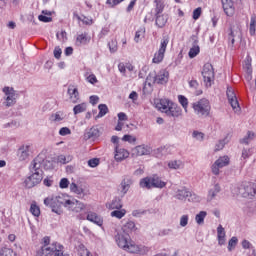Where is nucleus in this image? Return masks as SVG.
Instances as JSON below:
<instances>
[{
	"instance_id": "nucleus-1",
	"label": "nucleus",
	"mask_w": 256,
	"mask_h": 256,
	"mask_svg": "<svg viewBox=\"0 0 256 256\" xmlns=\"http://www.w3.org/2000/svg\"><path fill=\"white\" fill-rule=\"evenodd\" d=\"M30 171L32 175L24 181L27 189H33L35 185H39L43 181V170L41 169V158L39 156L32 161Z\"/></svg>"
},
{
	"instance_id": "nucleus-2",
	"label": "nucleus",
	"mask_w": 256,
	"mask_h": 256,
	"mask_svg": "<svg viewBox=\"0 0 256 256\" xmlns=\"http://www.w3.org/2000/svg\"><path fill=\"white\" fill-rule=\"evenodd\" d=\"M159 109L162 113H165L168 117H181V107L176 106L168 99L160 100Z\"/></svg>"
},
{
	"instance_id": "nucleus-3",
	"label": "nucleus",
	"mask_w": 256,
	"mask_h": 256,
	"mask_svg": "<svg viewBox=\"0 0 256 256\" xmlns=\"http://www.w3.org/2000/svg\"><path fill=\"white\" fill-rule=\"evenodd\" d=\"M192 107L194 109V113L198 115V117H209V113H211V105L209 104V100L205 98L194 102Z\"/></svg>"
},
{
	"instance_id": "nucleus-4",
	"label": "nucleus",
	"mask_w": 256,
	"mask_h": 256,
	"mask_svg": "<svg viewBox=\"0 0 256 256\" xmlns=\"http://www.w3.org/2000/svg\"><path fill=\"white\" fill-rule=\"evenodd\" d=\"M176 199H179V201H186L187 199L192 203H199L201 201V198L197 194L189 191L185 187L177 190Z\"/></svg>"
},
{
	"instance_id": "nucleus-5",
	"label": "nucleus",
	"mask_w": 256,
	"mask_h": 256,
	"mask_svg": "<svg viewBox=\"0 0 256 256\" xmlns=\"http://www.w3.org/2000/svg\"><path fill=\"white\" fill-rule=\"evenodd\" d=\"M202 77L206 87H211L213 80L215 79V72L213 65L206 63L202 69Z\"/></svg>"
},
{
	"instance_id": "nucleus-6",
	"label": "nucleus",
	"mask_w": 256,
	"mask_h": 256,
	"mask_svg": "<svg viewBox=\"0 0 256 256\" xmlns=\"http://www.w3.org/2000/svg\"><path fill=\"white\" fill-rule=\"evenodd\" d=\"M3 93L6 96V107H13L17 103V92L13 87L5 86L3 88Z\"/></svg>"
},
{
	"instance_id": "nucleus-7",
	"label": "nucleus",
	"mask_w": 256,
	"mask_h": 256,
	"mask_svg": "<svg viewBox=\"0 0 256 256\" xmlns=\"http://www.w3.org/2000/svg\"><path fill=\"white\" fill-rule=\"evenodd\" d=\"M229 156H221L219 157L211 166V171L213 175H219V169H223V167H227L230 163Z\"/></svg>"
},
{
	"instance_id": "nucleus-8",
	"label": "nucleus",
	"mask_w": 256,
	"mask_h": 256,
	"mask_svg": "<svg viewBox=\"0 0 256 256\" xmlns=\"http://www.w3.org/2000/svg\"><path fill=\"white\" fill-rule=\"evenodd\" d=\"M226 95L228 97V102L231 105L234 113H241V106L239 105V100L233 88H227Z\"/></svg>"
},
{
	"instance_id": "nucleus-9",
	"label": "nucleus",
	"mask_w": 256,
	"mask_h": 256,
	"mask_svg": "<svg viewBox=\"0 0 256 256\" xmlns=\"http://www.w3.org/2000/svg\"><path fill=\"white\" fill-rule=\"evenodd\" d=\"M33 146L31 144H23L18 148L17 157L19 161H27L32 153Z\"/></svg>"
},
{
	"instance_id": "nucleus-10",
	"label": "nucleus",
	"mask_w": 256,
	"mask_h": 256,
	"mask_svg": "<svg viewBox=\"0 0 256 256\" xmlns=\"http://www.w3.org/2000/svg\"><path fill=\"white\" fill-rule=\"evenodd\" d=\"M65 208L68 209L69 211H73L74 213H81V211L85 209V204L75 199L73 200L68 199L66 200Z\"/></svg>"
},
{
	"instance_id": "nucleus-11",
	"label": "nucleus",
	"mask_w": 256,
	"mask_h": 256,
	"mask_svg": "<svg viewBox=\"0 0 256 256\" xmlns=\"http://www.w3.org/2000/svg\"><path fill=\"white\" fill-rule=\"evenodd\" d=\"M131 237L129 236V233L125 232H118L115 236V241L121 249H126V247L129 245V240Z\"/></svg>"
},
{
	"instance_id": "nucleus-12",
	"label": "nucleus",
	"mask_w": 256,
	"mask_h": 256,
	"mask_svg": "<svg viewBox=\"0 0 256 256\" xmlns=\"http://www.w3.org/2000/svg\"><path fill=\"white\" fill-rule=\"evenodd\" d=\"M44 205L50 207L52 213H56V215H62L63 213V206H60V204L54 201L53 198L44 199Z\"/></svg>"
},
{
	"instance_id": "nucleus-13",
	"label": "nucleus",
	"mask_w": 256,
	"mask_h": 256,
	"mask_svg": "<svg viewBox=\"0 0 256 256\" xmlns=\"http://www.w3.org/2000/svg\"><path fill=\"white\" fill-rule=\"evenodd\" d=\"M58 243H52L51 246H42L39 250L36 251V256H51L55 251H57Z\"/></svg>"
},
{
	"instance_id": "nucleus-14",
	"label": "nucleus",
	"mask_w": 256,
	"mask_h": 256,
	"mask_svg": "<svg viewBox=\"0 0 256 256\" xmlns=\"http://www.w3.org/2000/svg\"><path fill=\"white\" fill-rule=\"evenodd\" d=\"M237 0H222V7L227 17H233L235 15V2Z\"/></svg>"
},
{
	"instance_id": "nucleus-15",
	"label": "nucleus",
	"mask_w": 256,
	"mask_h": 256,
	"mask_svg": "<svg viewBox=\"0 0 256 256\" xmlns=\"http://www.w3.org/2000/svg\"><path fill=\"white\" fill-rule=\"evenodd\" d=\"M192 41H193V46H192V48H190L188 55H189L190 59H195V57L198 56L199 52H200V48L198 45L199 40H197V36L193 35Z\"/></svg>"
},
{
	"instance_id": "nucleus-16",
	"label": "nucleus",
	"mask_w": 256,
	"mask_h": 256,
	"mask_svg": "<svg viewBox=\"0 0 256 256\" xmlns=\"http://www.w3.org/2000/svg\"><path fill=\"white\" fill-rule=\"evenodd\" d=\"M167 81H169V72L165 70L160 71L154 77V83H157L158 85H164V83H167Z\"/></svg>"
},
{
	"instance_id": "nucleus-17",
	"label": "nucleus",
	"mask_w": 256,
	"mask_h": 256,
	"mask_svg": "<svg viewBox=\"0 0 256 256\" xmlns=\"http://www.w3.org/2000/svg\"><path fill=\"white\" fill-rule=\"evenodd\" d=\"M129 157V151L125 150V148H119V146H115V161H123Z\"/></svg>"
},
{
	"instance_id": "nucleus-18",
	"label": "nucleus",
	"mask_w": 256,
	"mask_h": 256,
	"mask_svg": "<svg viewBox=\"0 0 256 256\" xmlns=\"http://www.w3.org/2000/svg\"><path fill=\"white\" fill-rule=\"evenodd\" d=\"M67 93L72 103H77V101H79V90L77 89V87L69 85Z\"/></svg>"
},
{
	"instance_id": "nucleus-19",
	"label": "nucleus",
	"mask_w": 256,
	"mask_h": 256,
	"mask_svg": "<svg viewBox=\"0 0 256 256\" xmlns=\"http://www.w3.org/2000/svg\"><path fill=\"white\" fill-rule=\"evenodd\" d=\"M87 221H90L91 223H95V225H98V227H101L103 225V218L95 212H89L87 215Z\"/></svg>"
},
{
	"instance_id": "nucleus-20",
	"label": "nucleus",
	"mask_w": 256,
	"mask_h": 256,
	"mask_svg": "<svg viewBox=\"0 0 256 256\" xmlns=\"http://www.w3.org/2000/svg\"><path fill=\"white\" fill-rule=\"evenodd\" d=\"M151 178H152V189H163V187L167 185V183L161 180L157 175H153L151 176Z\"/></svg>"
},
{
	"instance_id": "nucleus-21",
	"label": "nucleus",
	"mask_w": 256,
	"mask_h": 256,
	"mask_svg": "<svg viewBox=\"0 0 256 256\" xmlns=\"http://www.w3.org/2000/svg\"><path fill=\"white\" fill-rule=\"evenodd\" d=\"M90 41L91 37L87 33H82L77 36L76 45H78V47L81 45H87Z\"/></svg>"
},
{
	"instance_id": "nucleus-22",
	"label": "nucleus",
	"mask_w": 256,
	"mask_h": 256,
	"mask_svg": "<svg viewBox=\"0 0 256 256\" xmlns=\"http://www.w3.org/2000/svg\"><path fill=\"white\" fill-rule=\"evenodd\" d=\"M100 132H99V128L97 127H92L89 129V131H87L84 134V139L89 140V139H97V137H99Z\"/></svg>"
},
{
	"instance_id": "nucleus-23",
	"label": "nucleus",
	"mask_w": 256,
	"mask_h": 256,
	"mask_svg": "<svg viewBox=\"0 0 256 256\" xmlns=\"http://www.w3.org/2000/svg\"><path fill=\"white\" fill-rule=\"evenodd\" d=\"M244 197H249V199H253V197H256V188L253 184H249L244 187Z\"/></svg>"
},
{
	"instance_id": "nucleus-24",
	"label": "nucleus",
	"mask_w": 256,
	"mask_h": 256,
	"mask_svg": "<svg viewBox=\"0 0 256 256\" xmlns=\"http://www.w3.org/2000/svg\"><path fill=\"white\" fill-rule=\"evenodd\" d=\"M156 25L157 27H159L160 29L163 28L164 25H167V21L169 19V17L165 14H156Z\"/></svg>"
},
{
	"instance_id": "nucleus-25",
	"label": "nucleus",
	"mask_w": 256,
	"mask_h": 256,
	"mask_svg": "<svg viewBox=\"0 0 256 256\" xmlns=\"http://www.w3.org/2000/svg\"><path fill=\"white\" fill-rule=\"evenodd\" d=\"M217 239L219 245H225V228L222 225L217 227Z\"/></svg>"
},
{
	"instance_id": "nucleus-26",
	"label": "nucleus",
	"mask_w": 256,
	"mask_h": 256,
	"mask_svg": "<svg viewBox=\"0 0 256 256\" xmlns=\"http://www.w3.org/2000/svg\"><path fill=\"white\" fill-rule=\"evenodd\" d=\"M124 251H128L129 253H143V246L135 245L131 242L128 243V246Z\"/></svg>"
},
{
	"instance_id": "nucleus-27",
	"label": "nucleus",
	"mask_w": 256,
	"mask_h": 256,
	"mask_svg": "<svg viewBox=\"0 0 256 256\" xmlns=\"http://www.w3.org/2000/svg\"><path fill=\"white\" fill-rule=\"evenodd\" d=\"M140 187L142 189H153V183H152V178L151 176L150 177H145V178H142L140 180V183H139Z\"/></svg>"
},
{
	"instance_id": "nucleus-28",
	"label": "nucleus",
	"mask_w": 256,
	"mask_h": 256,
	"mask_svg": "<svg viewBox=\"0 0 256 256\" xmlns=\"http://www.w3.org/2000/svg\"><path fill=\"white\" fill-rule=\"evenodd\" d=\"M218 193H221V186H219V184H216L208 192V201H213V199H215V197H217Z\"/></svg>"
},
{
	"instance_id": "nucleus-29",
	"label": "nucleus",
	"mask_w": 256,
	"mask_h": 256,
	"mask_svg": "<svg viewBox=\"0 0 256 256\" xmlns=\"http://www.w3.org/2000/svg\"><path fill=\"white\" fill-rule=\"evenodd\" d=\"M120 189H121V195L124 197V195H127V191L131 189V180H123L120 184Z\"/></svg>"
},
{
	"instance_id": "nucleus-30",
	"label": "nucleus",
	"mask_w": 256,
	"mask_h": 256,
	"mask_svg": "<svg viewBox=\"0 0 256 256\" xmlns=\"http://www.w3.org/2000/svg\"><path fill=\"white\" fill-rule=\"evenodd\" d=\"M154 3L156 4L155 15H161L165 10V2L163 0H154Z\"/></svg>"
},
{
	"instance_id": "nucleus-31",
	"label": "nucleus",
	"mask_w": 256,
	"mask_h": 256,
	"mask_svg": "<svg viewBox=\"0 0 256 256\" xmlns=\"http://www.w3.org/2000/svg\"><path fill=\"white\" fill-rule=\"evenodd\" d=\"M99 113L96 116V119H101V117H105L107 113H109V107H107V104H100L98 106Z\"/></svg>"
},
{
	"instance_id": "nucleus-32",
	"label": "nucleus",
	"mask_w": 256,
	"mask_h": 256,
	"mask_svg": "<svg viewBox=\"0 0 256 256\" xmlns=\"http://www.w3.org/2000/svg\"><path fill=\"white\" fill-rule=\"evenodd\" d=\"M163 59H165V52L158 50L155 54L154 57L152 59V62L155 64H159L163 61Z\"/></svg>"
},
{
	"instance_id": "nucleus-33",
	"label": "nucleus",
	"mask_w": 256,
	"mask_h": 256,
	"mask_svg": "<svg viewBox=\"0 0 256 256\" xmlns=\"http://www.w3.org/2000/svg\"><path fill=\"white\" fill-rule=\"evenodd\" d=\"M85 111H87L86 103H80L78 105H75L73 108L74 115H79V113H85Z\"/></svg>"
},
{
	"instance_id": "nucleus-34",
	"label": "nucleus",
	"mask_w": 256,
	"mask_h": 256,
	"mask_svg": "<svg viewBox=\"0 0 256 256\" xmlns=\"http://www.w3.org/2000/svg\"><path fill=\"white\" fill-rule=\"evenodd\" d=\"M167 45H169V36H163L162 39L160 40V46L158 51H162L165 53L167 51Z\"/></svg>"
},
{
	"instance_id": "nucleus-35",
	"label": "nucleus",
	"mask_w": 256,
	"mask_h": 256,
	"mask_svg": "<svg viewBox=\"0 0 256 256\" xmlns=\"http://www.w3.org/2000/svg\"><path fill=\"white\" fill-rule=\"evenodd\" d=\"M169 169H181L183 167V162L181 160H171L168 162Z\"/></svg>"
},
{
	"instance_id": "nucleus-36",
	"label": "nucleus",
	"mask_w": 256,
	"mask_h": 256,
	"mask_svg": "<svg viewBox=\"0 0 256 256\" xmlns=\"http://www.w3.org/2000/svg\"><path fill=\"white\" fill-rule=\"evenodd\" d=\"M207 217V213L205 211H200L196 216H195V221L198 225H203L205 223V218Z\"/></svg>"
},
{
	"instance_id": "nucleus-37",
	"label": "nucleus",
	"mask_w": 256,
	"mask_h": 256,
	"mask_svg": "<svg viewBox=\"0 0 256 256\" xmlns=\"http://www.w3.org/2000/svg\"><path fill=\"white\" fill-rule=\"evenodd\" d=\"M178 101L183 107L185 113H187V107H189V100L184 95H178Z\"/></svg>"
},
{
	"instance_id": "nucleus-38",
	"label": "nucleus",
	"mask_w": 256,
	"mask_h": 256,
	"mask_svg": "<svg viewBox=\"0 0 256 256\" xmlns=\"http://www.w3.org/2000/svg\"><path fill=\"white\" fill-rule=\"evenodd\" d=\"M256 31V15L253 14L250 18V27H249V33L251 36L255 35Z\"/></svg>"
},
{
	"instance_id": "nucleus-39",
	"label": "nucleus",
	"mask_w": 256,
	"mask_h": 256,
	"mask_svg": "<svg viewBox=\"0 0 256 256\" xmlns=\"http://www.w3.org/2000/svg\"><path fill=\"white\" fill-rule=\"evenodd\" d=\"M122 233H131V231H135V222L129 221L123 226Z\"/></svg>"
},
{
	"instance_id": "nucleus-40",
	"label": "nucleus",
	"mask_w": 256,
	"mask_h": 256,
	"mask_svg": "<svg viewBox=\"0 0 256 256\" xmlns=\"http://www.w3.org/2000/svg\"><path fill=\"white\" fill-rule=\"evenodd\" d=\"M127 211L125 209H117L111 212V217H116V219H123Z\"/></svg>"
},
{
	"instance_id": "nucleus-41",
	"label": "nucleus",
	"mask_w": 256,
	"mask_h": 256,
	"mask_svg": "<svg viewBox=\"0 0 256 256\" xmlns=\"http://www.w3.org/2000/svg\"><path fill=\"white\" fill-rule=\"evenodd\" d=\"M134 151L138 155V157H141L143 155H149V150L145 148V146H136Z\"/></svg>"
},
{
	"instance_id": "nucleus-42",
	"label": "nucleus",
	"mask_w": 256,
	"mask_h": 256,
	"mask_svg": "<svg viewBox=\"0 0 256 256\" xmlns=\"http://www.w3.org/2000/svg\"><path fill=\"white\" fill-rule=\"evenodd\" d=\"M70 191L72 193H75L76 195H83L84 193V190L81 187L77 186L74 182L70 184Z\"/></svg>"
},
{
	"instance_id": "nucleus-43",
	"label": "nucleus",
	"mask_w": 256,
	"mask_h": 256,
	"mask_svg": "<svg viewBox=\"0 0 256 256\" xmlns=\"http://www.w3.org/2000/svg\"><path fill=\"white\" fill-rule=\"evenodd\" d=\"M123 204L121 203V199L115 198L112 200L111 204L109 205V209H121Z\"/></svg>"
},
{
	"instance_id": "nucleus-44",
	"label": "nucleus",
	"mask_w": 256,
	"mask_h": 256,
	"mask_svg": "<svg viewBox=\"0 0 256 256\" xmlns=\"http://www.w3.org/2000/svg\"><path fill=\"white\" fill-rule=\"evenodd\" d=\"M0 256H17V253L11 248H2L0 250Z\"/></svg>"
},
{
	"instance_id": "nucleus-45",
	"label": "nucleus",
	"mask_w": 256,
	"mask_h": 256,
	"mask_svg": "<svg viewBox=\"0 0 256 256\" xmlns=\"http://www.w3.org/2000/svg\"><path fill=\"white\" fill-rule=\"evenodd\" d=\"M74 17H76V19H78V21H82V23H84V25H93V20L89 19L85 16H79L77 13H74Z\"/></svg>"
},
{
	"instance_id": "nucleus-46",
	"label": "nucleus",
	"mask_w": 256,
	"mask_h": 256,
	"mask_svg": "<svg viewBox=\"0 0 256 256\" xmlns=\"http://www.w3.org/2000/svg\"><path fill=\"white\" fill-rule=\"evenodd\" d=\"M30 213L34 217H39V215H41V209L39 208V206H37V204H31V206H30Z\"/></svg>"
},
{
	"instance_id": "nucleus-47",
	"label": "nucleus",
	"mask_w": 256,
	"mask_h": 256,
	"mask_svg": "<svg viewBox=\"0 0 256 256\" xmlns=\"http://www.w3.org/2000/svg\"><path fill=\"white\" fill-rule=\"evenodd\" d=\"M237 243H239V239L237 237H232L228 242V251H233L235 247H237Z\"/></svg>"
},
{
	"instance_id": "nucleus-48",
	"label": "nucleus",
	"mask_w": 256,
	"mask_h": 256,
	"mask_svg": "<svg viewBox=\"0 0 256 256\" xmlns=\"http://www.w3.org/2000/svg\"><path fill=\"white\" fill-rule=\"evenodd\" d=\"M228 142L229 141L227 140V138L219 140V142L215 146V151H221L225 147V145H227Z\"/></svg>"
},
{
	"instance_id": "nucleus-49",
	"label": "nucleus",
	"mask_w": 256,
	"mask_h": 256,
	"mask_svg": "<svg viewBox=\"0 0 256 256\" xmlns=\"http://www.w3.org/2000/svg\"><path fill=\"white\" fill-rule=\"evenodd\" d=\"M63 245L57 244L56 250H54V256H69V254H63Z\"/></svg>"
},
{
	"instance_id": "nucleus-50",
	"label": "nucleus",
	"mask_w": 256,
	"mask_h": 256,
	"mask_svg": "<svg viewBox=\"0 0 256 256\" xmlns=\"http://www.w3.org/2000/svg\"><path fill=\"white\" fill-rule=\"evenodd\" d=\"M143 35H145V29L137 30L135 33V37H134L135 43H139V41H141V37H143Z\"/></svg>"
},
{
	"instance_id": "nucleus-51",
	"label": "nucleus",
	"mask_w": 256,
	"mask_h": 256,
	"mask_svg": "<svg viewBox=\"0 0 256 256\" xmlns=\"http://www.w3.org/2000/svg\"><path fill=\"white\" fill-rule=\"evenodd\" d=\"M192 137L194 139H197V141H203L205 134H203V132H199V131H194L192 133Z\"/></svg>"
},
{
	"instance_id": "nucleus-52",
	"label": "nucleus",
	"mask_w": 256,
	"mask_h": 256,
	"mask_svg": "<svg viewBox=\"0 0 256 256\" xmlns=\"http://www.w3.org/2000/svg\"><path fill=\"white\" fill-rule=\"evenodd\" d=\"M188 224H189V216L182 215L180 218V227H187Z\"/></svg>"
},
{
	"instance_id": "nucleus-53",
	"label": "nucleus",
	"mask_w": 256,
	"mask_h": 256,
	"mask_svg": "<svg viewBox=\"0 0 256 256\" xmlns=\"http://www.w3.org/2000/svg\"><path fill=\"white\" fill-rule=\"evenodd\" d=\"M122 141H127L128 143H135L137 141V138L129 134H126L123 136Z\"/></svg>"
},
{
	"instance_id": "nucleus-54",
	"label": "nucleus",
	"mask_w": 256,
	"mask_h": 256,
	"mask_svg": "<svg viewBox=\"0 0 256 256\" xmlns=\"http://www.w3.org/2000/svg\"><path fill=\"white\" fill-rule=\"evenodd\" d=\"M39 21H42V23H51L53 21V18L51 16H45L43 14L38 16Z\"/></svg>"
},
{
	"instance_id": "nucleus-55",
	"label": "nucleus",
	"mask_w": 256,
	"mask_h": 256,
	"mask_svg": "<svg viewBox=\"0 0 256 256\" xmlns=\"http://www.w3.org/2000/svg\"><path fill=\"white\" fill-rule=\"evenodd\" d=\"M59 187H60V189H67V187H69V179L62 178L60 180Z\"/></svg>"
},
{
	"instance_id": "nucleus-56",
	"label": "nucleus",
	"mask_w": 256,
	"mask_h": 256,
	"mask_svg": "<svg viewBox=\"0 0 256 256\" xmlns=\"http://www.w3.org/2000/svg\"><path fill=\"white\" fill-rule=\"evenodd\" d=\"M59 135H61L62 137H65L66 135H71V129H69L68 127H62L59 130Z\"/></svg>"
},
{
	"instance_id": "nucleus-57",
	"label": "nucleus",
	"mask_w": 256,
	"mask_h": 256,
	"mask_svg": "<svg viewBox=\"0 0 256 256\" xmlns=\"http://www.w3.org/2000/svg\"><path fill=\"white\" fill-rule=\"evenodd\" d=\"M228 40H229L231 49H233V46L235 45V34H234L233 30L230 31Z\"/></svg>"
},
{
	"instance_id": "nucleus-58",
	"label": "nucleus",
	"mask_w": 256,
	"mask_h": 256,
	"mask_svg": "<svg viewBox=\"0 0 256 256\" xmlns=\"http://www.w3.org/2000/svg\"><path fill=\"white\" fill-rule=\"evenodd\" d=\"M54 201L59 203L60 206L65 207V203H67V200L63 198V196H56L55 198H52Z\"/></svg>"
},
{
	"instance_id": "nucleus-59",
	"label": "nucleus",
	"mask_w": 256,
	"mask_h": 256,
	"mask_svg": "<svg viewBox=\"0 0 256 256\" xmlns=\"http://www.w3.org/2000/svg\"><path fill=\"white\" fill-rule=\"evenodd\" d=\"M108 47L110 49V53H116L117 51V42L116 41H111L108 43Z\"/></svg>"
},
{
	"instance_id": "nucleus-60",
	"label": "nucleus",
	"mask_w": 256,
	"mask_h": 256,
	"mask_svg": "<svg viewBox=\"0 0 256 256\" xmlns=\"http://www.w3.org/2000/svg\"><path fill=\"white\" fill-rule=\"evenodd\" d=\"M86 81H88V83H91V85H95V83H97V76H95V74H90L88 77H86Z\"/></svg>"
},
{
	"instance_id": "nucleus-61",
	"label": "nucleus",
	"mask_w": 256,
	"mask_h": 256,
	"mask_svg": "<svg viewBox=\"0 0 256 256\" xmlns=\"http://www.w3.org/2000/svg\"><path fill=\"white\" fill-rule=\"evenodd\" d=\"M89 167L95 168L99 165V158H92L88 161Z\"/></svg>"
},
{
	"instance_id": "nucleus-62",
	"label": "nucleus",
	"mask_w": 256,
	"mask_h": 256,
	"mask_svg": "<svg viewBox=\"0 0 256 256\" xmlns=\"http://www.w3.org/2000/svg\"><path fill=\"white\" fill-rule=\"evenodd\" d=\"M192 17H193L194 21H197V19H199V17H201V7H198L193 11Z\"/></svg>"
},
{
	"instance_id": "nucleus-63",
	"label": "nucleus",
	"mask_w": 256,
	"mask_h": 256,
	"mask_svg": "<svg viewBox=\"0 0 256 256\" xmlns=\"http://www.w3.org/2000/svg\"><path fill=\"white\" fill-rule=\"evenodd\" d=\"M62 53H63V51L61 50V48L55 47V49H54V57H55V59H61V54Z\"/></svg>"
},
{
	"instance_id": "nucleus-64",
	"label": "nucleus",
	"mask_w": 256,
	"mask_h": 256,
	"mask_svg": "<svg viewBox=\"0 0 256 256\" xmlns=\"http://www.w3.org/2000/svg\"><path fill=\"white\" fill-rule=\"evenodd\" d=\"M90 103L91 105H97L99 103V96L97 95L90 96Z\"/></svg>"
}]
</instances>
